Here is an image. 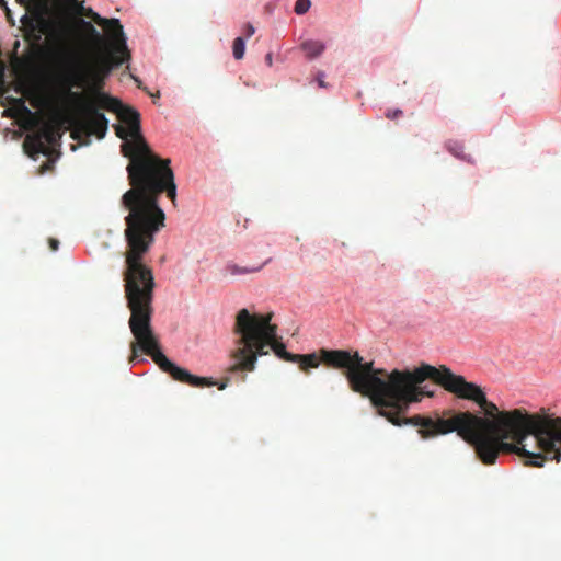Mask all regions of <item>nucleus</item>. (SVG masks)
Instances as JSON below:
<instances>
[{
    "mask_svg": "<svg viewBox=\"0 0 561 561\" xmlns=\"http://www.w3.org/2000/svg\"><path fill=\"white\" fill-rule=\"evenodd\" d=\"M121 121L128 125V129L117 125L115 131L124 140L121 146L123 156L130 159L126 170L131 186L121 199L122 206L128 211L125 217L126 267L123 279L130 311L128 325L135 339L130 344L129 362L138 357L140 350L176 381L198 388L214 386L211 378L192 375L171 362L162 353L151 325L156 282L152 268L144 263V257L151 249L156 234L164 227L165 215L159 206V196L165 192L174 203L176 185L170 159L154 154L142 137L140 114L126 110L121 113Z\"/></svg>",
    "mask_w": 561,
    "mask_h": 561,
    "instance_id": "f257e3e1",
    "label": "nucleus"
},
{
    "mask_svg": "<svg viewBox=\"0 0 561 561\" xmlns=\"http://www.w3.org/2000/svg\"><path fill=\"white\" fill-rule=\"evenodd\" d=\"M353 391L367 397L387 421H561L546 408L533 414L523 408L501 410L480 386L445 366L387 373L355 351Z\"/></svg>",
    "mask_w": 561,
    "mask_h": 561,
    "instance_id": "f03ea898",
    "label": "nucleus"
},
{
    "mask_svg": "<svg viewBox=\"0 0 561 561\" xmlns=\"http://www.w3.org/2000/svg\"><path fill=\"white\" fill-rule=\"evenodd\" d=\"M402 425L403 423H393ZM417 433L432 438L451 432L470 444L484 465L495 463L501 454H516L525 465L543 467L561 461V423H412Z\"/></svg>",
    "mask_w": 561,
    "mask_h": 561,
    "instance_id": "7ed1b4c3",
    "label": "nucleus"
},
{
    "mask_svg": "<svg viewBox=\"0 0 561 561\" xmlns=\"http://www.w3.org/2000/svg\"><path fill=\"white\" fill-rule=\"evenodd\" d=\"M115 43V37L110 38V49L104 54L98 55L84 69L80 67L71 44V59L54 68L56 79L64 88L66 94L72 101L80 103L77 113L71 118V125L73 127L71 137L73 139L80 140L82 137L91 136H95L99 139L105 137L108 128V119L103 113L99 112L100 108L117 113L119 118L121 113L124 111H135L130 106H124L117 99L100 91H96L90 98L79 92L71 91L73 87L81 88L90 82L96 90H100L104 79L111 71L130 59L128 47L126 46V50H119L116 48Z\"/></svg>",
    "mask_w": 561,
    "mask_h": 561,
    "instance_id": "20e7f679",
    "label": "nucleus"
},
{
    "mask_svg": "<svg viewBox=\"0 0 561 561\" xmlns=\"http://www.w3.org/2000/svg\"><path fill=\"white\" fill-rule=\"evenodd\" d=\"M272 313H250L245 308L238 311L234 323V333L239 335L237 347L231 357L234 364L229 368L231 373L253 371L257 357L268 354L270 346L282 359L297 363L304 371L306 365L304 355L290 354L285 344L277 340V325L271 323Z\"/></svg>",
    "mask_w": 561,
    "mask_h": 561,
    "instance_id": "39448f33",
    "label": "nucleus"
},
{
    "mask_svg": "<svg viewBox=\"0 0 561 561\" xmlns=\"http://www.w3.org/2000/svg\"><path fill=\"white\" fill-rule=\"evenodd\" d=\"M21 24L25 41L35 49H41L42 37L47 36L49 41L47 56L53 69L71 59L70 45L76 37L72 23L64 19L46 18L42 11L34 10L31 14L25 13L21 18Z\"/></svg>",
    "mask_w": 561,
    "mask_h": 561,
    "instance_id": "423d86ee",
    "label": "nucleus"
},
{
    "mask_svg": "<svg viewBox=\"0 0 561 561\" xmlns=\"http://www.w3.org/2000/svg\"><path fill=\"white\" fill-rule=\"evenodd\" d=\"M60 138L59 127L53 122H44L36 130L25 136L23 148L32 159L39 154L49 156L51 147L58 144Z\"/></svg>",
    "mask_w": 561,
    "mask_h": 561,
    "instance_id": "0eeeda50",
    "label": "nucleus"
},
{
    "mask_svg": "<svg viewBox=\"0 0 561 561\" xmlns=\"http://www.w3.org/2000/svg\"><path fill=\"white\" fill-rule=\"evenodd\" d=\"M304 362L306 370L317 368L323 364L328 368L343 369L344 375L351 383V352L341 350L321 348L318 353L305 354Z\"/></svg>",
    "mask_w": 561,
    "mask_h": 561,
    "instance_id": "6e6552de",
    "label": "nucleus"
},
{
    "mask_svg": "<svg viewBox=\"0 0 561 561\" xmlns=\"http://www.w3.org/2000/svg\"><path fill=\"white\" fill-rule=\"evenodd\" d=\"M84 15L92 19L96 24L104 26L110 37H115V46L119 50H126V37L123 25L117 19H105L95 13L92 9H84Z\"/></svg>",
    "mask_w": 561,
    "mask_h": 561,
    "instance_id": "1a4fd4ad",
    "label": "nucleus"
},
{
    "mask_svg": "<svg viewBox=\"0 0 561 561\" xmlns=\"http://www.w3.org/2000/svg\"><path fill=\"white\" fill-rule=\"evenodd\" d=\"M299 48L307 59H314L325 50V44L317 39H306L300 43Z\"/></svg>",
    "mask_w": 561,
    "mask_h": 561,
    "instance_id": "9d476101",
    "label": "nucleus"
},
{
    "mask_svg": "<svg viewBox=\"0 0 561 561\" xmlns=\"http://www.w3.org/2000/svg\"><path fill=\"white\" fill-rule=\"evenodd\" d=\"M264 264L255 266V267H247V266H239L234 263H229L225 267V272L231 276H237L241 274H248V273H256L261 271Z\"/></svg>",
    "mask_w": 561,
    "mask_h": 561,
    "instance_id": "9b49d317",
    "label": "nucleus"
},
{
    "mask_svg": "<svg viewBox=\"0 0 561 561\" xmlns=\"http://www.w3.org/2000/svg\"><path fill=\"white\" fill-rule=\"evenodd\" d=\"M12 108L8 110V112H15L14 114H11V116H15L16 114H22L25 116H32V112L27 108L25 101L22 98H14L12 99Z\"/></svg>",
    "mask_w": 561,
    "mask_h": 561,
    "instance_id": "f8f14e48",
    "label": "nucleus"
},
{
    "mask_svg": "<svg viewBox=\"0 0 561 561\" xmlns=\"http://www.w3.org/2000/svg\"><path fill=\"white\" fill-rule=\"evenodd\" d=\"M446 148L456 158H459V159H462L466 161H470V159L467 158L465 154V148H463L462 144H460L458 141L449 140L448 142H446Z\"/></svg>",
    "mask_w": 561,
    "mask_h": 561,
    "instance_id": "ddd939ff",
    "label": "nucleus"
},
{
    "mask_svg": "<svg viewBox=\"0 0 561 561\" xmlns=\"http://www.w3.org/2000/svg\"><path fill=\"white\" fill-rule=\"evenodd\" d=\"M244 51H245V43H244V39L242 37H237L234 38L233 41V44H232V54H233V57L237 59V60H240L243 58L244 56Z\"/></svg>",
    "mask_w": 561,
    "mask_h": 561,
    "instance_id": "4468645a",
    "label": "nucleus"
},
{
    "mask_svg": "<svg viewBox=\"0 0 561 561\" xmlns=\"http://www.w3.org/2000/svg\"><path fill=\"white\" fill-rule=\"evenodd\" d=\"M80 25L81 27L83 28V31L89 35L91 36L92 38H94L95 41L98 42H101L102 41V37L100 35V33L98 32V30L92 25L91 22H88V21H84V20H80Z\"/></svg>",
    "mask_w": 561,
    "mask_h": 561,
    "instance_id": "2eb2a0df",
    "label": "nucleus"
},
{
    "mask_svg": "<svg viewBox=\"0 0 561 561\" xmlns=\"http://www.w3.org/2000/svg\"><path fill=\"white\" fill-rule=\"evenodd\" d=\"M75 14L82 15L84 12L83 1L79 0H62Z\"/></svg>",
    "mask_w": 561,
    "mask_h": 561,
    "instance_id": "dca6fc26",
    "label": "nucleus"
},
{
    "mask_svg": "<svg viewBox=\"0 0 561 561\" xmlns=\"http://www.w3.org/2000/svg\"><path fill=\"white\" fill-rule=\"evenodd\" d=\"M310 7V0H296L294 11L296 14L302 15L309 11Z\"/></svg>",
    "mask_w": 561,
    "mask_h": 561,
    "instance_id": "f3484780",
    "label": "nucleus"
},
{
    "mask_svg": "<svg viewBox=\"0 0 561 561\" xmlns=\"http://www.w3.org/2000/svg\"><path fill=\"white\" fill-rule=\"evenodd\" d=\"M18 66L24 72L31 71V69L33 67L32 57L31 56H26V57H23V58L19 59Z\"/></svg>",
    "mask_w": 561,
    "mask_h": 561,
    "instance_id": "a211bd4d",
    "label": "nucleus"
},
{
    "mask_svg": "<svg viewBox=\"0 0 561 561\" xmlns=\"http://www.w3.org/2000/svg\"><path fill=\"white\" fill-rule=\"evenodd\" d=\"M245 36L249 38L255 33V28L251 23H247L243 27Z\"/></svg>",
    "mask_w": 561,
    "mask_h": 561,
    "instance_id": "6ab92c4d",
    "label": "nucleus"
},
{
    "mask_svg": "<svg viewBox=\"0 0 561 561\" xmlns=\"http://www.w3.org/2000/svg\"><path fill=\"white\" fill-rule=\"evenodd\" d=\"M22 5H24L25 8H30L31 5L33 4H36L38 3L41 0H18Z\"/></svg>",
    "mask_w": 561,
    "mask_h": 561,
    "instance_id": "aec40b11",
    "label": "nucleus"
},
{
    "mask_svg": "<svg viewBox=\"0 0 561 561\" xmlns=\"http://www.w3.org/2000/svg\"><path fill=\"white\" fill-rule=\"evenodd\" d=\"M49 247L53 251H57L59 247V241L57 239L50 238L49 239Z\"/></svg>",
    "mask_w": 561,
    "mask_h": 561,
    "instance_id": "412c9836",
    "label": "nucleus"
},
{
    "mask_svg": "<svg viewBox=\"0 0 561 561\" xmlns=\"http://www.w3.org/2000/svg\"><path fill=\"white\" fill-rule=\"evenodd\" d=\"M402 114V111L400 110H396L393 113L391 112H388L387 113V117L388 118H396L397 116L401 115Z\"/></svg>",
    "mask_w": 561,
    "mask_h": 561,
    "instance_id": "4be33fe9",
    "label": "nucleus"
},
{
    "mask_svg": "<svg viewBox=\"0 0 561 561\" xmlns=\"http://www.w3.org/2000/svg\"><path fill=\"white\" fill-rule=\"evenodd\" d=\"M265 61L266 64L271 67L273 65V56L271 53H268L266 56H265Z\"/></svg>",
    "mask_w": 561,
    "mask_h": 561,
    "instance_id": "5701e85b",
    "label": "nucleus"
},
{
    "mask_svg": "<svg viewBox=\"0 0 561 561\" xmlns=\"http://www.w3.org/2000/svg\"><path fill=\"white\" fill-rule=\"evenodd\" d=\"M150 95H151L153 99H157V98H159V96H160V93H159V92H157L156 94H151V93H150Z\"/></svg>",
    "mask_w": 561,
    "mask_h": 561,
    "instance_id": "b1692460",
    "label": "nucleus"
},
{
    "mask_svg": "<svg viewBox=\"0 0 561 561\" xmlns=\"http://www.w3.org/2000/svg\"><path fill=\"white\" fill-rule=\"evenodd\" d=\"M2 71H3V65H2V62L0 61V75H2Z\"/></svg>",
    "mask_w": 561,
    "mask_h": 561,
    "instance_id": "393cba45",
    "label": "nucleus"
},
{
    "mask_svg": "<svg viewBox=\"0 0 561 561\" xmlns=\"http://www.w3.org/2000/svg\"><path fill=\"white\" fill-rule=\"evenodd\" d=\"M319 84H320V87H324L323 80L319 79Z\"/></svg>",
    "mask_w": 561,
    "mask_h": 561,
    "instance_id": "a878e982",
    "label": "nucleus"
},
{
    "mask_svg": "<svg viewBox=\"0 0 561 561\" xmlns=\"http://www.w3.org/2000/svg\"><path fill=\"white\" fill-rule=\"evenodd\" d=\"M224 388H225V385H224V383L219 386V389H220V390H222Z\"/></svg>",
    "mask_w": 561,
    "mask_h": 561,
    "instance_id": "bb28decb",
    "label": "nucleus"
}]
</instances>
